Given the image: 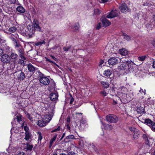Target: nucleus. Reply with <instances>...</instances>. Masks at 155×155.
Wrapping results in <instances>:
<instances>
[{
  "label": "nucleus",
  "mask_w": 155,
  "mask_h": 155,
  "mask_svg": "<svg viewBox=\"0 0 155 155\" xmlns=\"http://www.w3.org/2000/svg\"><path fill=\"white\" fill-rule=\"evenodd\" d=\"M106 119L107 122L113 123H116L118 120V117L113 114H109L107 115Z\"/></svg>",
  "instance_id": "obj_1"
},
{
  "label": "nucleus",
  "mask_w": 155,
  "mask_h": 155,
  "mask_svg": "<svg viewBox=\"0 0 155 155\" xmlns=\"http://www.w3.org/2000/svg\"><path fill=\"white\" fill-rule=\"evenodd\" d=\"M39 80L40 83L44 85H47L50 83L49 79L42 74L40 76Z\"/></svg>",
  "instance_id": "obj_2"
},
{
  "label": "nucleus",
  "mask_w": 155,
  "mask_h": 155,
  "mask_svg": "<svg viewBox=\"0 0 155 155\" xmlns=\"http://www.w3.org/2000/svg\"><path fill=\"white\" fill-rule=\"evenodd\" d=\"M27 30V31L28 34L30 37L32 36V35L34 34L35 31L34 28L32 25H28Z\"/></svg>",
  "instance_id": "obj_3"
},
{
  "label": "nucleus",
  "mask_w": 155,
  "mask_h": 155,
  "mask_svg": "<svg viewBox=\"0 0 155 155\" xmlns=\"http://www.w3.org/2000/svg\"><path fill=\"white\" fill-rule=\"evenodd\" d=\"M1 61L5 63H8L10 61V58L8 54H4L2 55L1 58Z\"/></svg>",
  "instance_id": "obj_4"
},
{
  "label": "nucleus",
  "mask_w": 155,
  "mask_h": 155,
  "mask_svg": "<svg viewBox=\"0 0 155 155\" xmlns=\"http://www.w3.org/2000/svg\"><path fill=\"white\" fill-rule=\"evenodd\" d=\"M16 121L19 124H21V127H23V124L22 121L21 120V116H16V117L14 118V120L12 122V126L14 125L15 124H16Z\"/></svg>",
  "instance_id": "obj_5"
},
{
  "label": "nucleus",
  "mask_w": 155,
  "mask_h": 155,
  "mask_svg": "<svg viewBox=\"0 0 155 155\" xmlns=\"http://www.w3.org/2000/svg\"><path fill=\"white\" fill-rule=\"evenodd\" d=\"M122 12L126 13L129 11V8L127 5L124 3H123L119 7Z\"/></svg>",
  "instance_id": "obj_6"
},
{
  "label": "nucleus",
  "mask_w": 155,
  "mask_h": 155,
  "mask_svg": "<svg viewBox=\"0 0 155 155\" xmlns=\"http://www.w3.org/2000/svg\"><path fill=\"white\" fill-rule=\"evenodd\" d=\"M35 31H37L41 32V28L39 26L38 21L36 19H35L33 21L32 24Z\"/></svg>",
  "instance_id": "obj_7"
},
{
  "label": "nucleus",
  "mask_w": 155,
  "mask_h": 155,
  "mask_svg": "<svg viewBox=\"0 0 155 155\" xmlns=\"http://www.w3.org/2000/svg\"><path fill=\"white\" fill-rule=\"evenodd\" d=\"M118 11L116 10H112L106 16L109 18H111L117 16L118 15Z\"/></svg>",
  "instance_id": "obj_8"
},
{
  "label": "nucleus",
  "mask_w": 155,
  "mask_h": 155,
  "mask_svg": "<svg viewBox=\"0 0 155 155\" xmlns=\"http://www.w3.org/2000/svg\"><path fill=\"white\" fill-rule=\"evenodd\" d=\"M119 61V60L117 58L112 57L109 59L108 60V63L109 64L111 65H115L117 64Z\"/></svg>",
  "instance_id": "obj_9"
},
{
  "label": "nucleus",
  "mask_w": 155,
  "mask_h": 155,
  "mask_svg": "<svg viewBox=\"0 0 155 155\" xmlns=\"http://www.w3.org/2000/svg\"><path fill=\"white\" fill-rule=\"evenodd\" d=\"M152 145L150 141H146L145 142V144L144 145V148L146 152H148L150 151L151 149V146Z\"/></svg>",
  "instance_id": "obj_10"
},
{
  "label": "nucleus",
  "mask_w": 155,
  "mask_h": 155,
  "mask_svg": "<svg viewBox=\"0 0 155 155\" xmlns=\"http://www.w3.org/2000/svg\"><path fill=\"white\" fill-rule=\"evenodd\" d=\"M102 125L104 126V129L107 130H110L113 129V126L108 124H106L102 121H101Z\"/></svg>",
  "instance_id": "obj_11"
},
{
  "label": "nucleus",
  "mask_w": 155,
  "mask_h": 155,
  "mask_svg": "<svg viewBox=\"0 0 155 155\" xmlns=\"http://www.w3.org/2000/svg\"><path fill=\"white\" fill-rule=\"evenodd\" d=\"M101 20L103 24V27H106L111 24L110 22L105 18H101Z\"/></svg>",
  "instance_id": "obj_12"
},
{
  "label": "nucleus",
  "mask_w": 155,
  "mask_h": 155,
  "mask_svg": "<svg viewBox=\"0 0 155 155\" xmlns=\"http://www.w3.org/2000/svg\"><path fill=\"white\" fill-rule=\"evenodd\" d=\"M55 88V84L54 81L50 82L48 90L50 91L54 90Z\"/></svg>",
  "instance_id": "obj_13"
},
{
  "label": "nucleus",
  "mask_w": 155,
  "mask_h": 155,
  "mask_svg": "<svg viewBox=\"0 0 155 155\" xmlns=\"http://www.w3.org/2000/svg\"><path fill=\"white\" fill-rule=\"evenodd\" d=\"M142 122L148 126L150 127L153 122L150 119H143Z\"/></svg>",
  "instance_id": "obj_14"
},
{
  "label": "nucleus",
  "mask_w": 155,
  "mask_h": 155,
  "mask_svg": "<svg viewBox=\"0 0 155 155\" xmlns=\"http://www.w3.org/2000/svg\"><path fill=\"white\" fill-rule=\"evenodd\" d=\"M52 118V116L50 114H48L45 115L43 117V119L47 124L51 120Z\"/></svg>",
  "instance_id": "obj_15"
},
{
  "label": "nucleus",
  "mask_w": 155,
  "mask_h": 155,
  "mask_svg": "<svg viewBox=\"0 0 155 155\" xmlns=\"http://www.w3.org/2000/svg\"><path fill=\"white\" fill-rule=\"evenodd\" d=\"M47 124V123L43 118L38 121L37 124L40 127H43L46 126Z\"/></svg>",
  "instance_id": "obj_16"
},
{
  "label": "nucleus",
  "mask_w": 155,
  "mask_h": 155,
  "mask_svg": "<svg viewBox=\"0 0 155 155\" xmlns=\"http://www.w3.org/2000/svg\"><path fill=\"white\" fill-rule=\"evenodd\" d=\"M25 78V75L24 73L22 72L19 74L18 77V80H23Z\"/></svg>",
  "instance_id": "obj_17"
},
{
  "label": "nucleus",
  "mask_w": 155,
  "mask_h": 155,
  "mask_svg": "<svg viewBox=\"0 0 155 155\" xmlns=\"http://www.w3.org/2000/svg\"><path fill=\"white\" fill-rule=\"evenodd\" d=\"M27 68L28 71L30 72H34L35 70V68L31 64L28 65Z\"/></svg>",
  "instance_id": "obj_18"
},
{
  "label": "nucleus",
  "mask_w": 155,
  "mask_h": 155,
  "mask_svg": "<svg viewBox=\"0 0 155 155\" xmlns=\"http://www.w3.org/2000/svg\"><path fill=\"white\" fill-rule=\"evenodd\" d=\"M10 59H11L13 60V61H15L18 58V55L15 53H12L10 56Z\"/></svg>",
  "instance_id": "obj_19"
},
{
  "label": "nucleus",
  "mask_w": 155,
  "mask_h": 155,
  "mask_svg": "<svg viewBox=\"0 0 155 155\" xmlns=\"http://www.w3.org/2000/svg\"><path fill=\"white\" fill-rule=\"evenodd\" d=\"M119 53L122 55L125 56L127 54L128 51L126 49L123 48L119 50Z\"/></svg>",
  "instance_id": "obj_20"
},
{
  "label": "nucleus",
  "mask_w": 155,
  "mask_h": 155,
  "mask_svg": "<svg viewBox=\"0 0 155 155\" xmlns=\"http://www.w3.org/2000/svg\"><path fill=\"white\" fill-rule=\"evenodd\" d=\"M17 12L21 13H24L25 12V9L22 6H18L16 8Z\"/></svg>",
  "instance_id": "obj_21"
},
{
  "label": "nucleus",
  "mask_w": 155,
  "mask_h": 155,
  "mask_svg": "<svg viewBox=\"0 0 155 155\" xmlns=\"http://www.w3.org/2000/svg\"><path fill=\"white\" fill-rule=\"evenodd\" d=\"M46 42L45 40H41L40 41L35 42V45L36 46L41 45L43 44H45Z\"/></svg>",
  "instance_id": "obj_22"
},
{
  "label": "nucleus",
  "mask_w": 155,
  "mask_h": 155,
  "mask_svg": "<svg viewBox=\"0 0 155 155\" xmlns=\"http://www.w3.org/2000/svg\"><path fill=\"white\" fill-rule=\"evenodd\" d=\"M112 73V72L111 71L107 70L105 71L104 74V75H105L107 77H109L110 75Z\"/></svg>",
  "instance_id": "obj_23"
},
{
  "label": "nucleus",
  "mask_w": 155,
  "mask_h": 155,
  "mask_svg": "<svg viewBox=\"0 0 155 155\" xmlns=\"http://www.w3.org/2000/svg\"><path fill=\"white\" fill-rule=\"evenodd\" d=\"M57 135H55L50 140L49 145L50 147H51L52 146L55 140L57 137Z\"/></svg>",
  "instance_id": "obj_24"
},
{
  "label": "nucleus",
  "mask_w": 155,
  "mask_h": 155,
  "mask_svg": "<svg viewBox=\"0 0 155 155\" xmlns=\"http://www.w3.org/2000/svg\"><path fill=\"white\" fill-rule=\"evenodd\" d=\"M101 84L104 88H107L109 86V84L106 82L102 81L101 82Z\"/></svg>",
  "instance_id": "obj_25"
},
{
  "label": "nucleus",
  "mask_w": 155,
  "mask_h": 155,
  "mask_svg": "<svg viewBox=\"0 0 155 155\" xmlns=\"http://www.w3.org/2000/svg\"><path fill=\"white\" fill-rule=\"evenodd\" d=\"M31 134L29 132H25V139L26 140H28L31 138Z\"/></svg>",
  "instance_id": "obj_26"
},
{
  "label": "nucleus",
  "mask_w": 155,
  "mask_h": 155,
  "mask_svg": "<svg viewBox=\"0 0 155 155\" xmlns=\"http://www.w3.org/2000/svg\"><path fill=\"white\" fill-rule=\"evenodd\" d=\"M37 134L38 135V142H39L40 141L41 143V140L43 137L42 134L40 132H38L37 133Z\"/></svg>",
  "instance_id": "obj_27"
},
{
  "label": "nucleus",
  "mask_w": 155,
  "mask_h": 155,
  "mask_svg": "<svg viewBox=\"0 0 155 155\" xmlns=\"http://www.w3.org/2000/svg\"><path fill=\"white\" fill-rule=\"evenodd\" d=\"M16 28L15 27H13L9 28L8 31L10 32L13 33L15 32L16 31Z\"/></svg>",
  "instance_id": "obj_28"
},
{
  "label": "nucleus",
  "mask_w": 155,
  "mask_h": 155,
  "mask_svg": "<svg viewBox=\"0 0 155 155\" xmlns=\"http://www.w3.org/2000/svg\"><path fill=\"white\" fill-rule=\"evenodd\" d=\"M139 134L138 132H135L133 135V137L134 139H137L139 138Z\"/></svg>",
  "instance_id": "obj_29"
},
{
  "label": "nucleus",
  "mask_w": 155,
  "mask_h": 155,
  "mask_svg": "<svg viewBox=\"0 0 155 155\" xmlns=\"http://www.w3.org/2000/svg\"><path fill=\"white\" fill-rule=\"evenodd\" d=\"M58 94L56 91L51 93L50 96V97H58Z\"/></svg>",
  "instance_id": "obj_30"
},
{
  "label": "nucleus",
  "mask_w": 155,
  "mask_h": 155,
  "mask_svg": "<svg viewBox=\"0 0 155 155\" xmlns=\"http://www.w3.org/2000/svg\"><path fill=\"white\" fill-rule=\"evenodd\" d=\"M101 12V10H99L98 9H94V13L96 15H99L100 14Z\"/></svg>",
  "instance_id": "obj_31"
},
{
  "label": "nucleus",
  "mask_w": 155,
  "mask_h": 155,
  "mask_svg": "<svg viewBox=\"0 0 155 155\" xmlns=\"http://www.w3.org/2000/svg\"><path fill=\"white\" fill-rule=\"evenodd\" d=\"M33 146L32 145H30L27 143L26 147V149L27 150H31L33 148Z\"/></svg>",
  "instance_id": "obj_32"
},
{
  "label": "nucleus",
  "mask_w": 155,
  "mask_h": 155,
  "mask_svg": "<svg viewBox=\"0 0 155 155\" xmlns=\"http://www.w3.org/2000/svg\"><path fill=\"white\" fill-rule=\"evenodd\" d=\"M12 40L15 41V46L17 49L21 47L20 45L17 43V41L15 39V38H12Z\"/></svg>",
  "instance_id": "obj_33"
},
{
  "label": "nucleus",
  "mask_w": 155,
  "mask_h": 155,
  "mask_svg": "<svg viewBox=\"0 0 155 155\" xmlns=\"http://www.w3.org/2000/svg\"><path fill=\"white\" fill-rule=\"evenodd\" d=\"M137 111L138 113L141 114L143 112V109L142 107H140L137 108Z\"/></svg>",
  "instance_id": "obj_34"
},
{
  "label": "nucleus",
  "mask_w": 155,
  "mask_h": 155,
  "mask_svg": "<svg viewBox=\"0 0 155 155\" xmlns=\"http://www.w3.org/2000/svg\"><path fill=\"white\" fill-rule=\"evenodd\" d=\"M153 131H155V122H153L150 127Z\"/></svg>",
  "instance_id": "obj_35"
},
{
  "label": "nucleus",
  "mask_w": 155,
  "mask_h": 155,
  "mask_svg": "<svg viewBox=\"0 0 155 155\" xmlns=\"http://www.w3.org/2000/svg\"><path fill=\"white\" fill-rule=\"evenodd\" d=\"M146 58V56H140L138 57V59L140 61H143Z\"/></svg>",
  "instance_id": "obj_36"
},
{
  "label": "nucleus",
  "mask_w": 155,
  "mask_h": 155,
  "mask_svg": "<svg viewBox=\"0 0 155 155\" xmlns=\"http://www.w3.org/2000/svg\"><path fill=\"white\" fill-rule=\"evenodd\" d=\"M79 28V24L76 23L75 24L74 27V29L75 30H77Z\"/></svg>",
  "instance_id": "obj_37"
},
{
  "label": "nucleus",
  "mask_w": 155,
  "mask_h": 155,
  "mask_svg": "<svg viewBox=\"0 0 155 155\" xmlns=\"http://www.w3.org/2000/svg\"><path fill=\"white\" fill-rule=\"evenodd\" d=\"M19 32L23 36H25L26 35L25 30H24L23 28H22V30H21V31H19Z\"/></svg>",
  "instance_id": "obj_38"
},
{
  "label": "nucleus",
  "mask_w": 155,
  "mask_h": 155,
  "mask_svg": "<svg viewBox=\"0 0 155 155\" xmlns=\"http://www.w3.org/2000/svg\"><path fill=\"white\" fill-rule=\"evenodd\" d=\"M17 49L18 51L20 53L19 55L21 54H23V50L22 47H21V48L20 47L19 48H17Z\"/></svg>",
  "instance_id": "obj_39"
},
{
  "label": "nucleus",
  "mask_w": 155,
  "mask_h": 155,
  "mask_svg": "<svg viewBox=\"0 0 155 155\" xmlns=\"http://www.w3.org/2000/svg\"><path fill=\"white\" fill-rule=\"evenodd\" d=\"M124 38L125 40H126L127 41H129V40H130V36H129L127 35H124Z\"/></svg>",
  "instance_id": "obj_40"
},
{
  "label": "nucleus",
  "mask_w": 155,
  "mask_h": 155,
  "mask_svg": "<svg viewBox=\"0 0 155 155\" xmlns=\"http://www.w3.org/2000/svg\"><path fill=\"white\" fill-rule=\"evenodd\" d=\"M100 94H101V96H107V93L105 91H101L100 92Z\"/></svg>",
  "instance_id": "obj_41"
},
{
  "label": "nucleus",
  "mask_w": 155,
  "mask_h": 155,
  "mask_svg": "<svg viewBox=\"0 0 155 155\" xmlns=\"http://www.w3.org/2000/svg\"><path fill=\"white\" fill-rule=\"evenodd\" d=\"M143 138L145 140V142L146 141H150L148 138L146 134H144L143 135Z\"/></svg>",
  "instance_id": "obj_42"
},
{
  "label": "nucleus",
  "mask_w": 155,
  "mask_h": 155,
  "mask_svg": "<svg viewBox=\"0 0 155 155\" xmlns=\"http://www.w3.org/2000/svg\"><path fill=\"white\" fill-rule=\"evenodd\" d=\"M122 67H123L122 68H121L122 69H125L127 67V64L126 62H124L121 64Z\"/></svg>",
  "instance_id": "obj_43"
},
{
  "label": "nucleus",
  "mask_w": 155,
  "mask_h": 155,
  "mask_svg": "<svg viewBox=\"0 0 155 155\" xmlns=\"http://www.w3.org/2000/svg\"><path fill=\"white\" fill-rule=\"evenodd\" d=\"M51 101L55 102L58 100V97H48Z\"/></svg>",
  "instance_id": "obj_44"
},
{
  "label": "nucleus",
  "mask_w": 155,
  "mask_h": 155,
  "mask_svg": "<svg viewBox=\"0 0 155 155\" xmlns=\"http://www.w3.org/2000/svg\"><path fill=\"white\" fill-rule=\"evenodd\" d=\"M142 93H143V95H145V90H144V91H143V89L140 88V90L139 91V93L138 94H139L141 93L142 94H143Z\"/></svg>",
  "instance_id": "obj_45"
},
{
  "label": "nucleus",
  "mask_w": 155,
  "mask_h": 155,
  "mask_svg": "<svg viewBox=\"0 0 155 155\" xmlns=\"http://www.w3.org/2000/svg\"><path fill=\"white\" fill-rule=\"evenodd\" d=\"M68 100H70V104H73V102L74 101V99L73 97H69Z\"/></svg>",
  "instance_id": "obj_46"
},
{
  "label": "nucleus",
  "mask_w": 155,
  "mask_h": 155,
  "mask_svg": "<svg viewBox=\"0 0 155 155\" xmlns=\"http://www.w3.org/2000/svg\"><path fill=\"white\" fill-rule=\"evenodd\" d=\"M74 138V136L73 135H69L68 136H67L66 139H73Z\"/></svg>",
  "instance_id": "obj_47"
},
{
  "label": "nucleus",
  "mask_w": 155,
  "mask_h": 155,
  "mask_svg": "<svg viewBox=\"0 0 155 155\" xmlns=\"http://www.w3.org/2000/svg\"><path fill=\"white\" fill-rule=\"evenodd\" d=\"M99 2L100 3H104L108 1V0H98Z\"/></svg>",
  "instance_id": "obj_48"
},
{
  "label": "nucleus",
  "mask_w": 155,
  "mask_h": 155,
  "mask_svg": "<svg viewBox=\"0 0 155 155\" xmlns=\"http://www.w3.org/2000/svg\"><path fill=\"white\" fill-rule=\"evenodd\" d=\"M101 23H99L97 24L96 28L97 29H99L101 28Z\"/></svg>",
  "instance_id": "obj_49"
},
{
  "label": "nucleus",
  "mask_w": 155,
  "mask_h": 155,
  "mask_svg": "<svg viewBox=\"0 0 155 155\" xmlns=\"http://www.w3.org/2000/svg\"><path fill=\"white\" fill-rule=\"evenodd\" d=\"M119 101H120V97L118 98V100H117L116 101L114 100L113 103V104H117V102H119Z\"/></svg>",
  "instance_id": "obj_50"
},
{
  "label": "nucleus",
  "mask_w": 155,
  "mask_h": 155,
  "mask_svg": "<svg viewBox=\"0 0 155 155\" xmlns=\"http://www.w3.org/2000/svg\"><path fill=\"white\" fill-rule=\"evenodd\" d=\"M81 126L82 124H85V125H87V124L86 123V121L84 120H81Z\"/></svg>",
  "instance_id": "obj_51"
},
{
  "label": "nucleus",
  "mask_w": 155,
  "mask_h": 155,
  "mask_svg": "<svg viewBox=\"0 0 155 155\" xmlns=\"http://www.w3.org/2000/svg\"><path fill=\"white\" fill-rule=\"evenodd\" d=\"M70 48V46H68L67 47H64L63 49L65 51H68Z\"/></svg>",
  "instance_id": "obj_52"
},
{
  "label": "nucleus",
  "mask_w": 155,
  "mask_h": 155,
  "mask_svg": "<svg viewBox=\"0 0 155 155\" xmlns=\"http://www.w3.org/2000/svg\"><path fill=\"white\" fill-rule=\"evenodd\" d=\"M27 116L28 118L31 121H32L33 119L32 117L31 116V115L29 114H28Z\"/></svg>",
  "instance_id": "obj_53"
},
{
  "label": "nucleus",
  "mask_w": 155,
  "mask_h": 155,
  "mask_svg": "<svg viewBox=\"0 0 155 155\" xmlns=\"http://www.w3.org/2000/svg\"><path fill=\"white\" fill-rule=\"evenodd\" d=\"M24 129L25 131L26 132H28V128L27 126H25L24 127Z\"/></svg>",
  "instance_id": "obj_54"
},
{
  "label": "nucleus",
  "mask_w": 155,
  "mask_h": 155,
  "mask_svg": "<svg viewBox=\"0 0 155 155\" xmlns=\"http://www.w3.org/2000/svg\"><path fill=\"white\" fill-rule=\"evenodd\" d=\"M130 131L132 132H135V129L134 127H130Z\"/></svg>",
  "instance_id": "obj_55"
},
{
  "label": "nucleus",
  "mask_w": 155,
  "mask_h": 155,
  "mask_svg": "<svg viewBox=\"0 0 155 155\" xmlns=\"http://www.w3.org/2000/svg\"><path fill=\"white\" fill-rule=\"evenodd\" d=\"M60 129V127H58L57 129H54V130L52 131L51 132H54L55 131H57L59 130Z\"/></svg>",
  "instance_id": "obj_56"
},
{
  "label": "nucleus",
  "mask_w": 155,
  "mask_h": 155,
  "mask_svg": "<svg viewBox=\"0 0 155 155\" xmlns=\"http://www.w3.org/2000/svg\"><path fill=\"white\" fill-rule=\"evenodd\" d=\"M17 155H25V153L23 152H21L18 153Z\"/></svg>",
  "instance_id": "obj_57"
},
{
  "label": "nucleus",
  "mask_w": 155,
  "mask_h": 155,
  "mask_svg": "<svg viewBox=\"0 0 155 155\" xmlns=\"http://www.w3.org/2000/svg\"><path fill=\"white\" fill-rule=\"evenodd\" d=\"M68 155H75V154L74 152L72 151L69 152Z\"/></svg>",
  "instance_id": "obj_58"
},
{
  "label": "nucleus",
  "mask_w": 155,
  "mask_h": 155,
  "mask_svg": "<svg viewBox=\"0 0 155 155\" xmlns=\"http://www.w3.org/2000/svg\"><path fill=\"white\" fill-rule=\"evenodd\" d=\"M19 55H20L21 58L22 59H25V60L26 59V58H25V57L24 56L23 54H21Z\"/></svg>",
  "instance_id": "obj_59"
},
{
  "label": "nucleus",
  "mask_w": 155,
  "mask_h": 155,
  "mask_svg": "<svg viewBox=\"0 0 155 155\" xmlns=\"http://www.w3.org/2000/svg\"><path fill=\"white\" fill-rule=\"evenodd\" d=\"M104 62V61L103 60H101L100 62L99 65L102 66V64H103Z\"/></svg>",
  "instance_id": "obj_60"
},
{
  "label": "nucleus",
  "mask_w": 155,
  "mask_h": 155,
  "mask_svg": "<svg viewBox=\"0 0 155 155\" xmlns=\"http://www.w3.org/2000/svg\"><path fill=\"white\" fill-rule=\"evenodd\" d=\"M51 57L53 58V59L54 61H57V59L55 58L54 56H52V55H51Z\"/></svg>",
  "instance_id": "obj_61"
},
{
  "label": "nucleus",
  "mask_w": 155,
  "mask_h": 155,
  "mask_svg": "<svg viewBox=\"0 0 155 155\" xmlns=\"http://www.w3.org/2000/svg\"><path fill=\"white\" fill-rule=\"evenodd\" d=\"M91 147H92L94 149H95V146L93 144L90 145Z\"/></svg>",
  "instance_id": "obj_62"
},
{
  "label": "nucleus",
  "mask_w": 155,
  "mask_h": 155,
  "mask_svg": "<svg viewBox=\"0 0 155 155\" xmlns=\"http://www.w3.org/2000/svg\"><path fill=\"white\" fill-rule=\"evenodd\" d=\"M3 53V51L2 49L0 48V55L2 54Z\"/></svg>",
  "instance_id": "obj_63"
},
{
  "label": "nucleus",
  "mask_w": 155,
  "mask_h": 155,
  "mask_svg": "<svg viewBox=\"0 0 155 155\" xmlns=\"http://www.w3.org/2000/svg\"><path fill=\"white\" fill-rule=\"evenodd\" d=\"M152 66L153 68L155 69V61L153 62Z\"/></svg>",
  "instance_id": "obj_64"
}]
</instances>
